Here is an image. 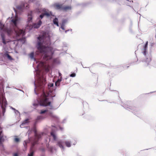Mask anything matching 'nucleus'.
<instances>
[{"mask_svg": "<svg viewBox=\"0 0 156 156\" xmlns=\"http://www.w3.org/2000/svg\"><path fill=\"white\" fill-rule=\"evenodd\" d=\"M38 2V0H28V2L29 3H33L37 5H39V4L37 3Z\"/></svg>", "mask_w": 156, "mask_h": 156, "instance_id": "obj_18", "label": "nucleus"}, {"mask_svg": "<svg viewBox=\"0 0 156 156\" xmlns=\"http://www.w3.org/2000/svg\"><path fill=\"white\" fill-rule=\"evenodd\" d=\"M39 121L36 119L33 124V126H36V125L37 124Z\"/></svg>", "mask_w": 156, "mask_h": 156, "instance_id": "obj_29", "label": "nucleus"}, {"mask_svg": "<svg viewBox=\"0 0 156 156\" xmlns=\"http://www.w3.org/2000/svg\"><path fill=\"white\" fill-rule=\"evenodd\" d=\"M67 21V20L66 19L63 20L62 22L60 28L62 29V30H65L64 27L65 26L66 23Z\"/></svg>", "mask_w": 156, "mask_h": 156, "instance_id": "obj_13", "label": "nucleus"}, {"mask_svg": "<svg viewBox=\"0 0 156 156\" xmlns=\"http://www.w3.org/2000/svg\"><path fill=\"white\" fill-rule=\"evenodd\" d=\"M13 9H14V11L16 13V10L15 9V8H13Z\"/></svg>", "mask_w": 156, "mask_h": 156, "instance_id": "obj_38", "label": "nucleus"}, {"mask_svg": "<svg viewBox=\"0 0 156 156\" xmlns=\"http://www.w3.org/2000/svg\"><path fill=\"white\" fill-rule=\"evenodd\" d=\"M63 47H68V44L66 42H64L63 43Z\"/></svg>", "mask_w": 156, "mask_h": 156, "instance_id": "obj_30", "label": "nucleus"}, {"mask_svg": "<svg viewBox=\"0 0 156 156\" xmlns=\"http://www.w3.org/2000/svg\"><path fill=\"white\" fill-rule=\"evenodd\" d=\"M31 129V131H32L34 132V139L33 144V146L30 148L29 153L28 154V156H34V151L33 149L34 146L35 144H37L38 141L41 138L43 134V133H37L36 126H33V128Z\"/></svg>", "mask_w": 156, "mask_h": 156, "instance_id": "obj_4", "label": "nucleus"}, {"mask_svg": "<svg viewBox=\"0 0 156 156\" xmlns=\"http://www.w3.org/2000/svg\"><path fill=\"white\" fill-rule=\"evenodd\" d=\"M34 53L33 52H31L30 55V58L32 59H33L34 61H36V59L34 57Z\"/></svg>", "mask_w": 156, "mask_h": 156, "instance_id": "obj_24", "label": "nucleus"}, {"mask_svg": "<svg viewBox=\"0 0 156 156\" xmlns=\"http://www.w3.org/2000/svg\"><path fill=\"white\" fill-rule=\"evenodd\" d=\"M62 77L60 79H58L55 83V85L56 87H58L60 85V82L62 81Z\"/></svg>", "mask_w": 156, "mask_h": 156, "instance_id": "obj_19", "label": "nucleus"}, {"mask_svg": "<svg viewBox=\"0 0 156 156\" xmlns=\"http://www.w3.org/2000/svg\"><path fill=\"white\" fill-rule=\"evenodd\" d=\"M29 119H27L24 120L22 123L20 125V127L21 128H26L27 129L29 128L28 126H26L27 125V123L28 122Z\"/></svg>", "mask_w": 156, "mask_h": 156, "instance_id": "obj_10", "label": "nucleus"}, {"mask_svg": "<svg viewBox=\"0 0 156 156\" xmlns=\"http://www.w3.org/2000/svg\"><path fill=\"white\" fill-rule=\"evenodd\" d=\"M40 113L41 114L45 113V114L44 116L42 115L37 116L36 119L39 122L42 121L48 116L56 119L57 120L58 119V118L57 117L53 115L52 112L49 111L48 109L44 110H41Z\"/></svg>", "mask_w": 156, "mask_h": 156, "instance_id": "obj_6", "label": "nucleus"}, {"mask_svg": "<svg viewBox=\"0 0 156 156\" xmlns=\"http://www.w3.org/2000/svg\"><path fill=\"white\" fill-rule=\"evenodd\" d=\"M76 74L75 73H73L70 74L69 75L70 77H74L76 76Z\"/></svg>", "mask_w": 156, "mask_h": 156, "instance_id": "obj_31", "label": "nucleus"}, {"mask_svg": "<svg viewBox=\"0 0 156 156\" xmlns=\"http://www.w3.org/2000/svg\"><path fill=\"white\" fill-rule=\"evenodd\" d=\"M58 74H59V76H60V77H62V76H61L62 74H61V73H60L59 72V73H58Z\"/></svg>", "mask_w": 156, "mask_h": 156, "instance_id": "obj_37", "label": "nucleus"}, {"mask_svg": "<svg viewBox=\"0 0 156 156\" xmlns=\"http://www.w3.org/2000/svg\"><path fill=\"white\" fill-rule=\"evenodd\" d=\"M65 79L66 80L67 79V78H65Z\"/></svg>", "mask_w": 156, "mask_h": 156, "instance_id": "obj_46", "label": "nucleus"}, {"mask_svg": "<svg viewBox=\"0 0 156 156\" xmlns=\"http://www.w3.org/2000/svg\"><path fill=\"white\" fill-rule=\"evenodd\" d=\"M62 128H61V127L60 128V129H61V130H62Z\"/></svg>", "mask_w": 156, "mask_h": 156, "instance_id": "obj_41", "label": "nucleus"}, {"mask_svg": "<svg viewBox=\"0 0 156 156\" xmlns=\"http://www.w3.org/2000/svg\"><path fill=\"white\" fill-rule=\"evenodd\" d=\"M43 36H39L37 37L39 41L37 45L39 52L44 54L42 61H39L37 66L45 70L46 72L50 70V66L48 64V61L51 60L53 54L52 48L49 45L51 44L50 38H48L46 41H45Z\"/></svg>", "mask_w": 156, "mask_h": 156, "instance_id": "obj_2", "label": "nucleus"}, {"mask_svg": "<svg viewBox=\"0 0 156 156\" xmlns=\"http://www.w3.org/2000/svg\"><path fill=\"white\" fill-rule=\"evenodd\" d=\"M72 142H73V145H75L76 143V142L75 140H74L72 142L69 140H66L64 142L63 140H59L57 141L56 145L61 149L62 152L64 151L65 149V148L63 145L64 143H65L66 147H70L71 146V143Z\"/></svg>", "mask_w": 156, "mask_h": 156, "instance_id": "obj_5", "label": "nucleus"}, {"mask_svg": "<svg viewBox=\"0 0 156 156\" xmlns=\"http://www.w3.org/2000/svg\"><path fill=\"white\" fill-rule=\"evenodd\" d=\"M37 10H39V9H37Z\"/></svg>", "mask_w": 156, "mask_h": 156, "instance_id": "obj_45", "label": "nucleus"}, {"mask_svg": "<svg viewBox=\"0 0 156 156\" xmlns=\"http://www.w3.org/2000/svg\"><path fill=\"white\" fill-rule=\"evenodd\" d=\"M20 90V91H22V92H24L22 90Z\"/></svg>", "mask_w": 156, "mask_h": 156, "instance_id": "obj_40", "label": "nucleus"}, {"mask_svg": "<svg viewBox=\"0 0 156 156\" xmlns=\"http://www.w3.org/2000/svg\"><path fill=\"white\" fill-rule=\"evenodd\" d=\"M130 103V102H128V103L129 104Z\"/></svg>", "mask_w": 156, "mask_h": 156, "instance_id": "obj_42", "label": "nucleus"}, {"mask_svg": "<svg viewBox=\"0 0 156 156\" xmlns=\"http://www.w3.org/2000/svg\"><path fill=\"white\" fill-rule=\"evenodd\" d=\"M115 92L117 94H118V92L117 91H115Z\"/></svg>", "mask_w": 156, "mask_h": 156, "instance_id": "obj_39", "label": "nucleus"}, {"mask_svg": "<svg viewBox=\"0 0 156 156\" xmlns=\"http://www.w3.org/2000/svg\"><path fill=\"white\" fill-rule=\"evenodd\" d=\"M15 140L16 142H18L19 141V139L18 138H15Z\"/></svg>", "mask_w": 156, "mask_h": 156, "instance_id": "obj_32", "label": "nucleus"}, {"mask_svg": "<svg viewBox=\"0 0 156 156\" xmlns=\"http://www.w3.org/2000/svg\"><path fill=\"white\" fill-rule=\"evenodd\" d=\"M44 13H42L37 18V19L38 20H41V19H42L44 17Z\"/></svg>", "mask_w": 156, "mask_h": 156, "instance_id": "obj_25", "label": "nucleus"}, {"mask_svg": "<svg viewBox=\"0 0 156 156\" xmlns=\"http://www.w3.org/2000/svg\"><path fill=\"white\" fill-rule=\"evenodd\" d=\"M6 56L10 60L12 59V58L11 56H10L7 53L6 54Z\"/></svg>", "mask_w": 156, "mask_h": 156, "instance_id": "obj_28", "label": "nucleus"}, {"mask_svg": "<svg viewBox=\"0 0 156 156\" xmlns=\"http://www.w3.org/2000/svg\"><path fill=\"white\" fill-rule=\"evenodd\" d=\"M37 75L35 77L37 79L36 84L35 81L34 82L35 87L34 91L35 94L40 96V102L38 103H34L33 105L37 108L39 106H49L50 109H53V107L51 104L53 98L55 95L52 96L51 94L53 90V83H50L48 84V90H46L45 88L46 84V80L44 77L41 75L40 73L36 72Z\"/></svg>", "mask_w": 156, "mask_h": 156, "instance_id": "obj_1", "label": "nucleus"}, {"mask_svg": "<svg viewBox=\"0 0 156 156\" xmlns=\"http://www.w3.org/2000/svg\"><path fill=\"white\" fill-rule=\"evenodd\" d=\"M83 68H85V67H83Z\"/></svg>", "mask_w": 156, "mask_h": 156, "instance_id": "obj_47", "label": "nucleus"}, {"mask_svg": "<svg viewBox=\"0 0 156 156\" xmlns=\"http://www.w3.org/2000/svg\"><path fill=\"white\" fill-rule=\"evenodd\" d=\"M30 141V140L29 138L28 140L24 141V143H23L24 146L25 147V145H26L27 144V143H29Z\"/></svg>", "mask_w": 156, "mask_h": 156, "instance_id": "obj_27", "label": "nucleus"}, {"mask_svg": "<svg viewBox=\"0 0 156 156\" xmlns=\"http://www.w3.org/2000/svg\"><path fill=\"white\" fill-rule=\"evenodd\" d=\"M50 135L52 137L54 141H57V137L56 135L55 131H54L52 129H51V131L50 133Z\"/></svg>", "mask_w": 156, "mask_h": 156, "instance_id": "obj_11", "label": "nucleus"}, {"mask_svg": "<svg viewBox=\"0 0 156 156\" xmlns=\"http://www.w3.org/2000/svg\"><path fill=\"white\" fill-rule=\"evenodd\" d=\"M121 105L124 108L129 111H131L135 115L138 114L139 113V111L137 110V109L134 107L129 105L127 104H125L123 103L122 102Z\"/></svg>", "mask_w": 156, "mask_h": 156, "instance_id": "obj_8", "label": "nucleus"}, {"mask_svg": "<svg viewBox=\"0 0 156 156\" xmlns=\"http://www.w3.org/2000/svg\"><path fill=\"white\" fill-rule=\"evenodd\" d=\"M28 7V6L27 3L24 4L23 5L18 6L16 7L17 9L19 10H21L23 8H27Z\"/></svg>", "mask_w": 156, "mask_h": 156, "instance_id": "obj_14", "label": "nucleus"}, {"mask_svg": "<svg viewBox=\"0 0 156 156\" xmlns=\"http://www.w3.org/2000/svg\"><path fill=\"white\" fill-rule=\"evenodd\" d=\"M44 14V16H46L47 17H48L51 16H53L52 13L51 11H50L49 12H45Z\"/></svg>", "mask_w": 156, "mask_h": 156, "instance_id": "obj_17", "label": "nucleus"}, {"mask_svg": "<svg viewBox=\"0 0 156 156\" xmlns=\"http://www.w3.org/2000/svg\"><path fill=\"white\" fill-rule=\"evenodd\" d=\"M18 19L16 17H12L10 21V26L9 27H6L3 29L1 28V29L3 30L6 32L9 37H17L20 36H23L25 34V32L22 30L16 28L17 27Z\"/></svg>", "mask_w": 156, "mask_h": 156, "instance_id": "obj_3", "label": "nucleus"}, {"mask_svg": "<svg viewBox=\"0 0 156 156\" xmlns=\"http://www.w3.org/2000/svg\"><path fill=\"white\" fill-rule=\"evenodd\" d=\"M3 137V134L2 133V128L0 127V144L2 142V140Z\"/></svg>", "mask_w": 156, "mask_h": 156, "instance_id": "obj_20", "label": "nucleus"}, {"mask_svg": "<svg viewBox=\"0 0 156 156\" xmlns=\"http://www.w3.org/2000/svg\"><path fill=\"white\" fill-rule=\"evenodd\" d=\"M0 26H3V27H4V25H3L0 22Z\"/></svg>", "mask_w": 156, "mask_h": 156, "instance_id": "obj_36", "label": "nucleus"}, {"mask_svg": "<svg viewBox=\"0 0 156 156\" xmlns=\"http://www.w3.org/2000/svg\"><path fill=\"white\" fill-rule=\"evenodd\" d=\"M31 130H28V132H27V133L28 134V135H29V134H30V132H31Z\"/></svg>", "mask_w": 156, "mask_h": 156, "instance_id": "obj_35", "label": "nucleus"}, {"mask_svg": "<svg viewBox=\"0 0 156 156\" xmlns=\"http://www.w3.org/2000/svg\"><path fill=\"white\" fill-rule=\"evenodd\" d=\"M28 20L27 22L28 23H30L31 22V20L32 19V16L31 14L29 15V14L28 16Z\"/></svg>", "mask_w": 156, "mask_h": 156, "instance_id": "obj_23", "label": "nucleus"}, {"mask_svg": "<svg viewBox=\"0 0 156 156\" xmlns=\"http://www.w3.org/2000/svg\"><path fill=\"white\" fill-rule=\"evenodd\" d=\"M1 37L2 38V43L4 44H6V42L5 41V37L4 35L1 34Z\"/></svg>", "mask_w": 156, "mask_h": 156, "instance_id": "obj_22", "label": "nucleus"}, {"mask_svg": "<svg viewBox=\"0 0 156 156\" xmlns=\"http://www.w3.org/2000/svg\"><path fill=\"white\" fill-rule=\"evenodd\" d=\"M52 126L54 127H55V126Z\"/></svg>", "mask_w": 156, "mask_h": 156, "instance_id": "obj_43", "label": "nucleus"}, {"mask_svg": "<svg viewBox=\"0 0 156 156\" xmlns=\"http://www.w3.org/2000/svg\"><path fill=\"white\" fill-rule=\"evenodd\" d=\"M53 62L54 63L58 64L60 63L58 59L57 58H54L53 60Z\"/></svg>", "mask_w": 156, "mask_h": 156, "instance_id": "obj_26", "label": "nucleus"}, {"mask_svg": "<svg viewBox=\"0 0 156 156\" xmlns=\"http://www.w3.org/2000/svg\"><path fill=\"white\" fill-rule=\"evenodd\" d=\"M71 9L72 7L71 6H66L62 7V10L66 12L68 10H71Z\"/></svg>", "mask_w": 156, "mask_h": 156, "instance_id": "obj_15", "label": "nucleus"}, {"mask_svg": "<svg viewBox=\"0 0 156 156\" xmlns=\"http://www.w3.org/2000/svg\"><path fill=\"white\" fill-rule=\"evenodd\" d=\"M52 6L56 10H62V4H59L58 3H55L53 4Z\"/></svg>", "mask_w": 156, "mask_h": 156, "instance_id": "obj_9", "label": "nucleus"}, {"mask_svg": "<svg viewBox=\"0 0 156 156\" xmlns=\"http://www.w3.org/2000/svg\"><path fill=\"white\" fill-rule=\"evenodd\" d=\"M53 22L54 24L56 25L57 27L59 26L58 20L57 18H55L53 19Z\"/></svg>", "mask_w": 156, "mask_h": 156, "instance_id": "obj_16", "label": "nucleus"}, {"mask_svg": "<svg viewBox=\"0 0 156 156\" xmlns=\"http://www.w3.org/2000/svg\"><path fill=\"white\" fill-rule=\"evenodd\" d=\"M152 92H151L150 93H152Z\"/></svg>", "mask_w": 156, "mask_h": 156, "instance_id": "obj_44", "label": "nucleus"}, {"mask_svg": "<svg viewBox=\"0 0 156 156\" xmlns=\"http://www.w3.org/2000/svg\"><path fill=\"white\" fill-rule=\"evenodd\" d=\"M42 23L41 21L40 20L37 23H34L33 25L34 27L35 28H38L41 25Z\"/></svg>", "mask_w": 156, "mask_h": 156, "instance_id": "obj_12", "label": "nucleus"}, {"mask_svg": "<svg viewBox=\"0 0 156 156\" xmlns=\"http://www.w3.org/2000/svg\"><path fill=\"white\" fill-rule=\"evenodd\" d=\"M69 31H72V29H70V30H66L65 31V33H67V32Z\"/></svg>", "mask_w": 156, "mask_h": 156, "instance_id": "obj_33", "label": "nucleus"}, {"mask_svg": "<svg viewBox=\"0 0 156 156\" xmlns=\"http://www.w3.org/2000/svg\"><path fill=\"white\" fill-rule=\"evenodd\" d=\"M13 156H18V154L17 153H15L13 154Z\"/></svg>", "mask_w": 156, "mask_h": 156, "instance_id": "obj_34", "label": "nucleus"}, {"mask_svg": "<svg viewBox=\"0 0 156 156\" xmlns=\"http://www.w3.org/2000/svg\"><path fill=\"white\" fill-rule=\"evenodd\" d=\"M147 45L148 41H147L142 50V52L145 57L144 59L142 60V61L143 62H145L148 65L151 60L152 57L151 54L147 52Z\"/></svg>", "mask_w": 156, "mask_h": 156, "instance_id": "obj_7", "label": "nucleus"}, {"mask_svg": "<svg viewBox=\"0 0 156 156\" xmlns=\"http://www.w3.org/2000/svg\"><path fill=\"white\" fill-rule=\"evenodd\" d=\"M10 108L14 111V112L16 114V115H18V114L20 115V113L18 110H16L15 108L12 107H10Z\"/></svg>", "mask_w": 156, "mask_h": 156, "instance_id": "obj_21", "label": "nucleus"}]
</instances>
